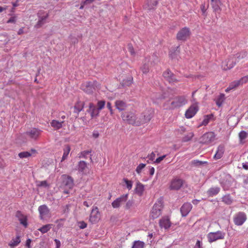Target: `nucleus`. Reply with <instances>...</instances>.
I'll list each match as a JSON object with an SVG mask.
<instances>
[{
	"instance_id": "603ef678",
	"label": "nucleus",
	"mask_w": 248,
	"mask_h": 248,
	"mask_svg": "<svg viewBox=\"0 0 248 248\" xmlns=\"http://www.w3.org/2000/svg\"><path fill=\"white\" fill-rule=\"evenodd\" d=\"M37 186H42V187H48L49 185L48 184L46 181H42L39 182L38 184H37Z\"/></svg>"
},
{
	"instance_id": "5fc2aeb1",
	"label": "nucleus",
	"mask_w": 248,
	"mask_h": 248,
	"mask_svg": "<svg viewBox=\"0 0 248 248\" xmlns=\"http://www.w3.org/2000/svg\"><path fill=\"white\" fill-rule=\"evenodd\" d=\"M166 155H163L157 158L154 162L156 164L160 163L161 161H162L166 157Z\"/></svg>"
},
{
	"instance_id": "5701e85b",
	"label": "nucleus",
	"mask_w": 248,
	"mask_h": 248,
	"mask_svg": "<svg viewBox=\"0 0 248 248\" xmlns=\"http://www.w3.org/2000/svg\"><path fill=\"white\" fill-rule=\"evenodd\" d=\"M211 5L214 12H217L221 11L220 6L222 2L220 0H210Z\"/></svg>"
},
{
	"instance_id": "9b49d317",
	"label": "nucleus",
	"mask_w": 248,
	"mask_h": 248,
	"mask_svg": "<svg viewBox=\"0 0 248 248\" xmlns=\"http://www.w3.org/2000/svg\"><path fill=\"white\" fill-rule=\"evenodd\" d=\"M124 121L129 124H136L137 117L135 114L132 112H126L122 115Z\"/></svg>"
},
{
	"instance_id": "0eeeda50",
	"label": "nucleus",
	"mask_w": 248,
	"mask_h": 248,
	"mask_svg": "<svg viewBox=\"0 0 248 248\" xmlns=\"http://www.w3.org/2000/svg\"><path fill=\"white\" fill-rule=\"evenodd\" d=\"M216 135L213 132H208L204 134L200 138V142L208 144L213 142L216 139Z\"/></svg>"
},
{
	"instance_id": "ddd939ff",
	"label": "nucleus",
	"mask_w": 248,
	"mask_h": 248,
	"mask_svg": "<svg viewBox=\"0 0 248 248\" xmlns=\"http://www.w3.org/2000/svg\"><path fill=\"white\" fill-rule=\"evenodd\" d=\"M184 181L179 178L173 179L170 185V189L171 190H178L183 186Z\"/></svg>"
},
{
	"instance_id": "c9c22d12",
	"label": "nucleus",
	"mask_w": 248,
	"mask_h": 248,
	"mask_svg": "<svg viewBox=\"0 0 248 248\" xmlns=\"http://www.w3.org/2000/svg\"><path fill=\"white\" fill-rule=\"evenodd\" d=\"M87 164L84 161H80L78 163V170L82 173H84L85 169L87 168Z\"/></svg>"
},
{
	"instance_id": "37998d69",
	"label": "nucleus",
	"mask_w": 248,
	"mask_h": 248,
	"mask_svg": "<svg viewBox=\"0 0 248 248\" xmlns=\"http://www.w3.org/2000/svg\"><path fill=\"white\" fill-rule=\"evenodd\" d=\"M212 115H207L204 117V119L202 122V125H206L209 122L211 119Z\"/></svg>"
},
{
	"instance_id": "4468645a",
	"label": "nucleus",
	"mask_w": 248,
	"mask_h": 248,
	"mask_svg": "<svg viewBox=\"0 0 248 248\" xmlns=\"http://www.w3.org/2000/svg\"><path fill=\"white\" fill-rule=\"evenodd\" d=\"M128 199V194L123 195L120 197L117 198L112 202V206L114 208L120 207L123 204L125 203Z\"/></svg>"
},
{
	"instance_id": "79ce46f5",
	"label": "nucleus",
	"mask_w": 248,
	"mask_h": 248,
	"mask_svg": "<svg viewBox=\"0 0 248 248\" xmlns=\"http://www.w3.org/2000/svg\"><path fill=\"white\" fill-rule=\"evenodd\" d=\"M48 14H46V16L41 17L40 19L38 20L37 23L36 24V26L37 28H39L41 27L45 23V20L47 18Z\"/></svg>"
},
{
	"instance_id": "49530a36",
	"label": "nucleus",
	"mask_w": 248,
	"mask_h": 248,
	"mask_svg": "<svg viewBox=\"0 0 248 248\" xmlns=\"http://www.w3.org/2000/svg\"><path fill=\"white\" fill-rule=\"evenodd\" d=\"M105 103L106 102L104 100L99 101L97 102V108L99 109V110L102 109L104 108Z\"/></svg>"
},
{
	"instance_id": "20e7f679",
	"label": "nucleus",
	"mask_w": 248,
	"mask_h": 248,
	"mask_svg": "<svg viewBox=\"0 0 248 248\" xmlns=\"http://www.w3.org/2000/svg\"><path fill=\"white\" fill-rule=\"evenodd\" d=\"M225 233L221 231L216 232H211L208 233L207 238L209 243H211L218 240L223 239L225 238Z\"/></svg>"
},
{
	"instance_id": "473e14b6",
	"label": "nucleus",
	"mask_w": 248,
	"mask_h": 248,
	"mask_svg": "<svg viewBox=\"0 0 248 248\" xmlns=\"http://www.w3.org/2000/svg\"><path fill=\"white\" fill-rule=\"evenodd\" d=\"M71 150V148L69 145H66L63 149V154L61 160V162L65 160L68 157L69 152Z\"/></svg>"
},
{
	"instance_id": "e433bc0d",
	"label": "nucleus",
	"mask_w": 248,
	"mask_h": 248,
	"mask_svg": "<svg viewBox=\"0 0 248 248\" xmlns=\"http://www.w3.org/2000/svg\"><path fill=\"white\" fill-rule=\"evenodd\" d=\"M144 246V242L139 240L136 241L133 243L132 248H143Z\"/></svg>"
},
{
	"instance_id": "a878e982",
	"label": "nucleus",
	"mask_w": 248,
	"mask_h": 248,
	"mask_svg": "<svg viewBox=\"0 0 248 248\" xmlns=\"http://www.w3.org/2000/svg\"><path fill=\"white\" fill-rule=\"evenodd\" d=\"M64 121H59L56 120H53L50 122V125L55 129L59 130L62 127Z\"/></svg>"
},
{
	"instance_id": "f257e3e1",
	"label": "nucleus",
	"mask_w": 248,
	"mask_h": 248,
	"mask_svg": "<svg viewBox=\"0 0 248 248\" xmlns=\"http://www.w3.org/2000/svg\"><path fill=\"white\" fill-rule=\"evenodd\" d=\"M164 207L162 198H159L153 205L150 214V217L155 219L158 217L162 214Z\"/></svg>"
},
{
	"instance_id": "dca6fc26",
	"label": "nucleus",
	"mask_w": 248,
	"mask_h": 248,
	"mask_svg": "<svg viewBox=\"0 0 248 248\" xmlns=\"http://www.w3.org/2000/svg\"><path fill=\"white\" fill-rule=\"evenodd\" d=\"M154 113V110L151 108L146 109L142 113V122L144 123L149 122L153 117Z\"/></svg>"
},
{
	"instance_id": "0e129e2a",
	"label": "nucleus",
	"mask_w": 248,
	"mask_h": 248,
	"mask_svg": "<svg viewBox=\"0 0 248 248\" xmlns=\"http://www.w3.org/2000/svg\"><path fill=\"white\" fill-rule=\"evenodd\" d=\"M132 205V202L130 201H128L126 202L125 205L126 209H129Z\"/></svg>"
},
{
	"instance_id": "f03ea898",
	"label": "nucleus",
	"mask_w": 248,
	"mask_h": 248,
	"mask_svg": "<svg viewBox=\"0 0 248 248\" xmlns=\"http://www.w3.org/2000/svg\"><path fill=\"white\" fill-rule=\"evenodd\" d=\"M187 102L186 96L184 95L177 96L173 98L170 105L167 106V105L164 104L163 107L167 109H174L182 107L186 105Z\"/></svg>"
},
{
	"instance_id": "69168bd1",
	"label": "nucleus",
	"mask_w": 248,
	"mask_h": 248,
	"mask_svg": "<svg viewBox=\"0 0 248 248\" xmlns=\"http://www.w3.org/2000/svg\"><path fill=\"white\" fill-rule=\"evenodd\" d=\"M243 168L246 170H248V163H243L242 164Z\"/></svg>"
},
{
	"instance_id": "c756f323",
	"label": "nucleus",
	"mask_w": 248,
	"mask_h": 248,
	"mask_svg": "<svg viewBox=\"0 0 248 248\" xmlns=\"http://www.w3.org/2000/svg\"><path fill=\"white\" fill-rule=\"evenodd\" d=\"M219 191L220 188L219 187H214L209 188L207 191V193L209 197H213L217 195Z\"/></svg>"
},
{
	"instance_id": "aec40b11",
	"label": "nucleus",
	"mask_w": 248,
	"mask_h": 248,
	"mask_svg": "<svg viewBox=\"0 0 248 248\" xmlns=\"http://www.w3.org/2000/svg\"><path fill=\"white\" fill-rule=\"evenodd\" d=\"M62 182L63 184L69 188H72L73 186V179L72 178L67 175H63L62 176Z\"/></svg>"
},
{
	"instance_id": "774afa93",
	"label": "nucleus",
	"mask_w": 248,
	"mask_h": 248,
	"mask_svg": "<svg viewBox=\"0 0 248 248\" xmlns=\"http://www.w3.org/2000/svg\"><path fill=\"white\" fill-rule=\"evenodd\" d=\"M80 223H81V226H80V228L84 229L87 227V224L85 223L84 222L82 221Z\"/></svg>"
},
{
	"instance_id": "a19ab883",
	"label": "nucleus",
	"mask_w": 248,
	"mask_h": 248,
	"mask_svg": "<svg viewBox=\"0 0 248 248\" xmlns=\"http://www.w3.org/2000/svg\"><path fill=\"white\" fill-rule=\"evenodd\" d=\"M222 202L227 204H231L232 202V200L230 195H225L222 198Z\"/></svg>"
},
{
	"instance_id": "338daca9",
	"label": "nucleus",
	"mask_w": 248,
	"mask_h": 248,
	"mask_svg": "<svg viewBox=\"0 0 248 248\" xmlns=\"http://www.w3.org/2000/svg\"><path fill=\"white\" fill-rule=\"evenodd\" d=\"M92 203L91 202H88L87 201H84L83 202V205L87 207H90L91 205H92Z\"/></svg>"
},
{
	"instance_id": "423d86ee",
	"label": "nucleus",
	"mask_w": 248,
	"mask_h": 248,
	"mask_svg": "<svg viewBox=\"0 0 248 248\" xmlns=\"http://www.w3.org/2000/svg\"><path fill=\"white\" fill-rule=\"evenodd\" d=\"M100 218L101 214L97 206L93 207L89 217V221L92 224H96Z\"/></svg>"
},
{
	"instance_id": "4d7b16f0",
	"label": "nucleus",
	"mask_w": 248,
	"mask_h": 248,
	"mask_svg": "<svg viewBox=\"0 0 248 248\" xmlns=\"http://www.w3.org/2000/svg\"><path fill=\"white\" fill-rule=\"evenodd\" d=\"M128 49L131 55L134 56L135 55L134 49L132 45L128 46Z\"/></svg>"
},
{
	"instance_id": "c03bdc74",
	"label": "nucleus",
	"mask_w": 248,
	"mask_h": 248,
	"mask_svg": "<svg viewBox=\"0 0 248 248\" xmlns=\"http://www.w3.org/2000/svg\"><path fill=\"white\" fill-rule=\"evenodd\" d=\"M194 136V134L192 132L189 133L186 135L184 136L183 138V140L185 142L188 141L192 139L193 137Z\"/></svg>"
},
{
	"instance_id": "13d9d810",
	"label": "nucleus",
	"mask_w": 248,
	"mask_h": 248,
	"mask_svg": "<svg viewBox=\"0 0 248 248\" xmlns=\"http://www.w3.org/2000/svg\"><path fill=\"white\" fill-rule=\"evenodd\" d=\"M54 241L56 244V248H60L61 245L60 241L58 239H54Z\"/></svg>"
},
{
	"instance_id": "cd10ccee",
	"label": "nucleus",
	"mask_w": 248,
	"mask_h": 248,
	"mask_svg": "<svg viewBox=\"0 0 248 248\" xmlns=\"http://www.w3.org/2000/svg\"><path fill=\"white\" fill-rule=\"evenodd\" d=\"M20 236L18 235L15 238H13L9 243V246L11 248H14L17 246L20 243Z\"/></svg>"
},
{
	"instance_id": "864d4df0",
	"label": "nucleus",
	"mask_w": 248,
	"mask_h": 248,
	"mask_svg": "<svg viewBox=\"0 0 248 248\" xmlns=\"http://www.w3.org/2000/svg\"><path fill=\"white\" fill-rule=\"evenodd\" d=\"M200 8L202 12V15H205V13H206L207 9L205 6V3L202 4L200 6Z\"/></svg>"
},
{
	"instance_id": "c85d7f7f",
	"label": "nucleus",
	"mask_w": 248,
	"mask_h": 248,
	"mask_svg": "<svg viewBox=\"0 0 248 248\" xmlns=\"http://www.w3.org/2000/svg\"><path fill=\"white\" fill-rule=\"evenodd\" d=\"M169 93V90L166 92H163L162 93H156L155 94V101L156 102H158L159 101L161 100L162 99H165L168 97V94Z\"/></svg>"
},
{
	"instance_id": "680f3d73",
	"label": "nucleus",
	"mask_w": 248,
	"mask_h": 248,
	"mask_svg": "<svg viewBox=\"0 0 248 248\" xmlns=\"http://www.w3.org/2000/svg\"><path fill=\"white\" fill-rule=\"evenodd\" d=\"M155 156V155L154 152H152L151 154L149 155V158L150 160H153Z\"/></svg>"
},
{
	"instance_id": "6e6d98bb",
	"label": "nucleus",
	"mask_w": 248,
	"mask_h": 248,
	"mask_svg": "<svg viewBox=\"0 0 248 248\" xmlns=\"http://www.w3.org/2000/svg\"><path fill=\"white\" fill-rule=\"evenodd\" d=\"M16 21V16H12L7 21V23H15Z\"/></svg>"
},
{
	"instance_id": "052dcab7",
	"label": "nucleus",
	"mask_w": 248,
	"mask_h": 248,
	"mask_svg": "<svg viewBox=\"0 0 248 248\" xmlns=\"http://www.w3.org/2000/svg\"><path fill=\"white\" fill-rule=\"evenodd\" d=\"M31 240L30 239H28L26 240V246L28 248H31Z\"/></svg>"
},
{
	"instance_id": "f8f14e48",
	"label": "nucleus",
	"mask_w": 248,
	"mask_h": 248,
	"mask_svg": "<svg viewBox=\"0 0 248 248\" xmlns=\"http://www.w3.org/2000/svg\"><path fill=\"white\" fill-rule=\"evenodd\" d=\"M163 76L170 84H174L179 81L173 73L169 69L164 72Z\"/></svg>"
},
{
	"instance_id": "f3484780",
	"label": "nucleus",
	"mask_w": 248,
	"mask_h": 248,
	"mask_svg": "<svg viewBox=\"0 0 248 248\" xmlns=\"http://www.w3.org/2000/svg\"><path fill=\"white\" fill-rule=\"evenodd\" d=\"M38 211L40 214L41 219H44L46 217L48 216L50 214L49 209L46 205H42L38 207Z\"/></svg>"
},
{
	"instance_id": "bf43d9fd",
	"label": "nucleus",
	"mask_w": 248,
	"mask_h": 248,
	"mask_svg": "<svg viewBox=\"0 0 248 248\" xmlns=\"http://www.w3.org/2000/svg\"><path fill=\"white\" fill-rule=\"evenodd\" d=\"M194 248H202L201 245V242L200 240H197Z\"/></svg>"
},
{
	"instance_id": "b1692460",
	"label": "nucleus",
	"mask_w": 248,
	"mask_h": 248,
	"mask_svg": "<svg viewBox=\"0 0 248 248\" xmlns=\"http://www.w3.org/2000/svg\"><path fill=\"white\" fill-rule=\"evenodd\" d=\"M115 106L119 111H121L126 109L127 104L123 100H117L115 102Z\"/></svg>"
},
{
	"instance_id": "72a5a7b5",
	"label": "nucleus",
	"mask_w": 248,
	"mask_h": 248,
	"mask_svg": "<svg viewBox=\"0 0 248 248\" xmlns=\"http://www.w3.org/2000/svg\"><path fill=\"white\" fill-rule=\"evenodd\" d=\"M52 224H48L45 225L43 226L40 228L38 230L40 231L42 233H45L48 232L52 228Z\"/></svg>"
},
{
	"instance_id": "2f4dec72",
	"label": "nucleus",
	"mask_w": 248,
	"mask_h": 248,
	"mask_svg": "<svg viewBox=\"0 0 248 248\" xmlns=\"http://www.w3.org/2000/svg\"><path fill=\"white\" fill-rule=\"evenodd\" d=\"M240 85L238 80H234V81L232 82L230 84L229 87L226 89L225 92L227 93L229 92L231 90L235 89L236 88H237V87H238Z\"/></svg>"
},
{
	"instance_id": "a211bd4d",
	"label": "nucleus",
	"mask_w": 248,
	"mask_h": 248,
	"mask_svg": "<svg viewBox=\"0 0 248 248\" xmlns=\"http://www.w3.org/2000/svg\"><path fill=\"white\" fill-rule=\"evenodd\" d=\"M159 226L165 229H169L171 226V222L168 217H164L159 220Z\"/></svg>"
},
{
	"instance_id": "1a4fd4ad",
	"label": "nucleus",
	"mask_w": 248,
	"mask_h": 248,
	"mask_svg": "<svg viewBox=\"0 0 248 248\" xmlns=\"http://www.w3.org/2000/svg\"><path fill=\"white\" fill-rule=\"evenodd\" d=\"M236 63V57L232 56L222 62V67L224 70H229L234 66Z\"/></svg>"
},
{
	"instance_id": "8fccbe9b",
	"label": "nucleus",
	"mask_w": 248,
	"mask_h": 248,
	"mask_svg": "<svg viewBox=\"0 0 248 248\" xmlns=\"http://www.w3.org/2000/svg\"><path fill=\"white\" fill-rule=\"evenodd\" d=\"M91 153V151H84L81 152L79 155V157L80 158H86L87 156L90 154Z\"/></svg>"
},
{
	"instance_id": "39448f33",
	"label": "nucleus",
	"mask_w": 248,
	"mask_h": 248,
	"mask_svg": "<svg viewBox=\"0 0 248 248\" xmlns=\"http://www.w3.org/2000/svg\"><path fill=\"white\" fill-rule=\"evenodd\" d=\"M190 29L187 27H184L178 31L176 38L178 40L185 41L190 37Z\"/></svg>"
},
{
	"instance_id": "2eb2a0df",
	"label": "nucleus",
	"mask_w": 248,
	"mask_h": 248,
	"mask_svg": "<svg viewBox=\"0 0 248 248\" xmlns=\"http://www.w3.org/2000/svg\"><path fill=\"white\" fill-rule=\"evenodd\" d=\"M199 108L197 104L192 105L186 111L185 116L187 119L192 118L197 112Z\"/></svg>"
},
{
	"instance_id": "9d476101",
	"label": "nucleus",
	"mask_w": 248,
	"mask_h": 248,
	"mask_svg": "<svg viewBox=\"0 0 248 248\" xmlns=\"http://www.w3.org/2000/svg\"><path fill=\"white\" fill-rule=\"evenodd\" d=\"M246 219L247 216L245 213L242 212L237 213L233 217V222L237 226L243 225Z\"/></svg>"
},
{
	"instance_id": "e2e57ef3",
	"label": "nucleus",
	"mask_w": 248,
	"mask_h": 248,
	"mask_svg": "<svg viewBox=\"0 0 248 248\" xmlns=\"http://www.w3.org/2000/svg\"><path fill=\"white\" fill-rule=\"evenodd\" d=\"M155 168L154 167H152L149 170V173L151 175H153L155 173Z\"/></svg>"
},
{
	"instance_id": "de8ad7c7",
	"label": "nucleus",
	"mask_w": 248,
	"mask_h": 248,
	"mask_svg": "<svg viewBox=\"0 0 248 248\" xmlns=\"http://www.w3.org/2000/svg\"><path fill=\"white\" fill-rule=\"evenodd\" d=\"M146 166V164L143 163H140V164L137 167L136 171L138 173L140 174L142 170L145 168Z\"/></svg>"
},
{
	"instance_id": "a18cd8bd",
	"label": "nucleus",
	"mask_w": 248,
	"mask_h": 248,
	"mask_svg": "<svg viewBox=\"0 0 248 248\" xmlns=\"http://www.w3.org/2000/svg\"><path fill=\"white\" fill-rule=\"evenodd\" d=\"M140 69L143 74H147L149 71V67L148 64L144 63L141 67Z\"/></svg>"
},
{
	"instance_id": "6ab92c4d",
	"label": "nucleus",
	"mask_w": 248,
	"mask_h": 248,
	"mask_svg": "<svg viewBox=\"0 0 248 248\" xmlns=\"http://www.w3.org/2000/svg\"><path fill=\"white\" fill-rule=\"evenodd\" d=\"M37 154V151L34 149H31L28 151H24L20 152L18 154V155L20 158H28L31 156H35Z\"/></svg>"
},
{
	"instance_id": "3c124183",
	"label": "nucleus",
	"mask_w": 248,
	"mask_h": 248,
	"mask_svg": "<svg viewBox=\"0 0 248 248\" xmlns=\"http://www.w3.org/2000/svg\"><path fill=\"white\" fill-rule=\"evenodd\" d=\"M240 85H242L248 82V76H244L238 80Z\"/></svg>"
},
{
	"instance_id": "09e8293b",
	"label": "nucleus",
	"mask_w": 248,
	"mask_h": 248,
	"mask_svg": "<svg viewBox=\"0 0 248 248\" xmlns=\"http://www.w3.org/2000/svg\"><path fill=\"white\" fill-rule=\"evenodd\" d=\"M124 181L125 183V184L126 185V187L129 190L131 189L132 187V182L131 181L128 180V179L126 178L124 179Z\"/></svg>"
},
{
	"instance_id": "bb28decb",
	"label": "nucleus",
	"mask_w": 248,
	"mask_h": 248,
	"mask_svg": "<svg viewBox=\"0 0 248 248\" xmlns=\"http://www.w3.org/2000/svg\"><path fill=\"white\" fill-rule=\"evenodd\" d=\"M224 153V147L223 145H219L217 147V152L214 156V158L216 160L220 159L222 157Z\"/></svg>"
},
{
	"instance_id": "f704fd0d",
	"label": "nucleus",
	"mask_w": 248,
	"mask_h": 248,
	"mask_svg": "<svg viewBox=\"0 0 248 248\" xmlns=\"http://www.w3.org/2000/svg\"><path fill=\"white\" fill-rule=\"evenodd\" d=\"M84 107V103L81 101H78L74 106L75 111L78 113L82 110Z\"/></svg>"
},
{
	"instance_id": "58836bf2",
	"label": "nucleus",
	"mask_w": 248,
	"mask_h": 248,
	"mask_svg": "<svg viewBox=\"0 0 248 248\" xmlns=\"http://www.w3.org/2000/svg\"><path fill=\"white\" fill-rule=\"evenodd\" d=\"M225 99V95L224 94H220L216 100V104L220 107L221 106Z\"/></svg>"
},
{
	"instance_id": "7c9ffc66",
	"label": "nucleus",
	"mask_w": 248,
	"mask_h": 248,
	"mask_svg": "<svg viewBox=\"0 0 248 248\" xmlns=\"http://www.w3.org/2000/svg\"><path fill=\"white\" fill-rule=\"evenodd\" d=\"M144 190V186L140 182L138 183L135 188L136 193L139 196H140L143 194Z\"/></svg>"
},
{
	"instance_id": "4c0bfd02",
	"label": "nucleus",
	"mask_w": 248,
	"mask_h": 248,
	"mask_svg": "<svg viewBox=\"0 0 248 248\" xmlns=\"http://www.w3.org/2000/svg\"><path fill=\"white\" fill-rule=\"evenodd\" d=\"M248 134L244 131H242L239 134V138L241 143H244V140L247 138Z\"/></svg>"
},
{
	"instance_id": "393cba45",
	"label": "nucleus",
	"mask_w": 248,
	"mask_h": 248,
	"mask_svg": "<svg viewBox=\"0 0 248 248\" xmlns=\"http://www.w3.org/2000/svg\"><path fill=\"white\" fill-rule=\"evenodd\" d=\"M89 109L92 118L98 115L100 110H99L93 103H90L89 104Z\"/></svg>"
},
{
	"instance_id": "ea45409f",
	"label": "nucleus",
	"mask_w": 248,
	"mask_h": 248,
	"mask_svg": "<svg viewBox=\"0 0 248 248\" xmlns=\"http://www.w3.org/2000/svg\"><path fill=\"white\" fill-rule=\"evenodd\" d=\"M148 5L149 9L154 8L158 4L157 0H148Z\"/></svg>"
},
{
	"instance_id": "4be33fe9",
	"label": "nucleus",
	"mask_w": 248,
	"mask_h": 248,
	"mask_svg": "<svg viewBox=\"0 0 248 248\" xmlns=\"http://www.w3.org/2000/svg\"><path fill=\"white\" fill-rule=\"evenodd\" d=\"M16 216L17 217H18L20 224L26 228L28 226L27 216L23 215L21 212L19 211H18L16 212Z\"/></svg>"
},
{
	"instance_id": "412c9836",
	"label": "nucleus",
	"mask_w": 248,
	"mask_h": 248,
	"mask_svg": "<svg viewBox=\"0 0 248 248\" xmlns=\"http://www.w3.org/2000/svg\"><path fill=\"white\" fill-rule=\"evenodd\" d=\"M192 205L190 203H185L181 208V212L182 216H186L192 209Z\"/></svg>"
},
{
	"instance_id": "7ed1b4c3",
	"label": "nucleus",
	"mask_w": 248,
	"mask_h": 248,
	"mask_svg": "<svg viewBox=\"0 0 248 248\" xmlns=\"http://www.w3.org/2000/svg\"><path fill=\"white\" fill-rule=\"evenodd\" d=\"M100 84L96 81H87L82 83L81 89L88 94L93 93L99 89Z\"/></svg>"
},
{
	"instance_id": "6e6552de",
	"label": "nucleus",
	"mask_w": 248,
	"mask_h": 248,
	"mask_svg": "<svg viewBox=\"0 0 248 248\" xmlns=\"http://www.w3.org/2000/svg\"><path fill=\"white\" fill-rule=\"evenodd\" d=\"M42 131L40 129L32 128L26 132L24 134L32 140H37L40 137Z\"/></svg>"
}]
</instances>
